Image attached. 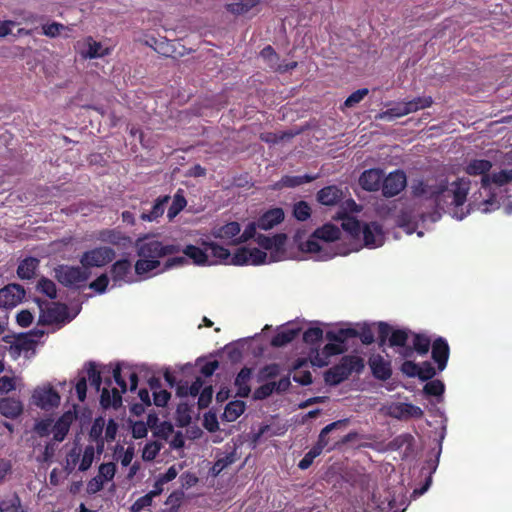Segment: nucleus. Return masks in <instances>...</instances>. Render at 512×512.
I'll use <instances>...</instances> for the list:
<instances>
[{
	"instance_id": "17",
	"label": "nucleus",
	"mask_w": 512,
	"mask_h": 512,
	"mask_svg": "<svg viewBox=\"0 0 512 512\" xmlns=\"http://www.w3.org/2000/svg\"><path fill=\"white\" fill-rule=\"evenodd\" d=\"M431 349L432 359L437 364L438 370L443 371L447 366L450 355L448 342L443 337H438L431 344Z\"/></svg>"
},
{
	"instance_id": "30",
	"label": "nucleus",
	"mask_w": 512,
	"mask_h": 512,
	"mask_svg": "<svg viewBox=\"0 0 512 512\" xmlns=\"http://www.w3.org/2000/svg\"><path fill=\"white\" fill-rule=\"evenodd\" d=\"M111 275L114 282L125 281L131 282V263L127 259L116 261L111 268Z\"/></svg>"
},
{
	"instance_id": "57",
	"label": "nucleus",
	"mask_w": 512,
	"mask_h": 512,
	"mask_svg": "<svg viewBox=\"0 0 512 512\" xmlns=\"http://www.w3.org/2000/svg\"><path fill=\"white\" fill-rule=\"evenodd\" d=\"M275 390V382H269L261 385L254 391V399L263 400L268 398Z\"/></svg>"
},
{
	"instance_id": "33",
	"label": "nucleus",
	"mask_w": 512,
	"mask_h": 512,
	"mask_svg": "<svg viewBox=\"0 0 512 512\" xmlns=\"http://www.w3.org/2000/svg\"><path fill=\"white\" fill-rule=\"evenodd\" d=\"M100 404L105 409L110 407L117 409L122 404L121 393L116 388H112L110 391L108 387H104L100 396Z\"/></svg>"
},
{
	"instance_id": "38",
	"label": "nucleus",
	"mask_w": 512,
	"mask_h": 512,
	"mask_svg": "<svg viewBox=\"0 0 512 512\" xmlns=\"http://www.w3.org/2000/svg\"><path fill=\"white\" fill-rule=\"evenodd\" d=\"M245 403L241 400H235L228 403L225 407L222 419L227 422L235 421L245 411Z\"/></svg>"
},
{
	"instance_id": "29",
	"label": "nucleus",
	"mask_w": 512,
	"mask_h": 512,
	"mask_svg": "<svg viewBox=\"0 0 512 512\" xmlns=\"http://www.w3.org/2000/svg\"><path fill=\"white\" fill-rule=\"evenodd\" d=\"M241 231L240 224L238 222H229L222 226L214 227L211 231L213 237L228 240L239 235Z\"/></svg>"
},
{
	"instance_id": "22",
	"label": "nucleus",
	"mask_w": 512,
	"mask_h": 512,
	"mask_svg": "<svg viewBox=\"0 0 512 512\" xmlns=\"http://www.w3.org/2000/svg\"><path fill=\"white\" fill-rule=\"evenodd\" d=\"M284 220V211L281 208H273L266 211L257 221L262 230L272 229Z\"/></svg>"
},
{
	"instance_id": "18",
	"label": "nucleus",
	"mask_w": 512,
	"mask_h": 512,
	"mask_svg": "<svg viewBox=\"0 0 512 512\" xmlns=\"http://www.w3.org/2000/svg\"><path fill=\"white\" fill-rule=\"evenodd\" d=\"M97 239L117 247L127 248L131 244V238L116 229H104L98 232Z\"/></svg>"
},
{
	"instance_id": "63",
	"label": "nucleus",
	"mask_w": 512,
	"mask_h": 512,
	"mask_svg": "<svg viewBox=\"0 0 512 512\" xmlns=\"http://www.w3.org/2000/svg\"><path fill=\"white\" fill-rule=\"evenodd\" d=\"M401 372L408 377H418L419 365L411 360H405L401 367Z\"/></svg>"
},
{
	"instance_id": "59",
	"label": "nucleus",
	"mask_w": 512,
	"mask_h": 512,
	"mask_svg": "<svg viewBox=\"0 0 512 512\" xmlns=\"http://www.w3.org/2000/svg\"><path fill=\"white\" fill-rule=\"evenodd\" d=\"M412 440H413V437L412 435L406 433V434H401L397 437H395L390 443H389V447L391 449H394V450H398L400 449L401 447H403L404 445H407L408 447L411 446V443H412Z\"/></svg>"
},
{
	"instance_id": "45",
	"label": "nucleus",
	"mask_w": 512,
	"mask_h": 512,
	"mask_svg": "<svg viewBox=\"0 0 512 512\" xmlns=\"http://www.w3.org/2000/svg\"><path fill=\"white\" fill-rule=\"evenodd\" d=\"M206 246L211 251V255L217 259H219L220 262H225L231 264V254L228 249L218 245L217 243L210 242L206 243Z\"/></svg>"
},
{
	"instance_id": "41",
	"label": "nucleus",
	"mask_w": 512,
	"mask_h": 512,
	"mask_svg": "<svg viewBox=\"0 0 512 512\" xmlns=\"http://www.w3.org/2000/svg\"><path fill=\"white\" fill-rule=\"evenodd\" d=\"M0 512H26L21 505L17 494H13L0 501Z\"/></svg>"
},
{
	"instance_id": "55",
	"label": "nucleus",
	"mask_w": 512,
	"mask_h": 512,
	"mask_svg": "<svg viewBox=\"0 0 512 512\" xmlns=\"http://www.w3.org/2000/svg\"><path fill=\"white\" fill-rule=\"evenodd\" d=\"M87 375L91 386L95 387V389L99 391L102 383L101 372L96 370V367L92 362L88 363Z\"/></svg>"
},
{
	"instance_id": "53",
	"label": "nucleus",
	"mask_w": 512,
	"mask_h": 512,
	"mask_svg": "<svg viewBox=\"0 0 512 512\" xmlns=\"http://www.w3.org/2000/svg\"><path fill=\"white\" fill-rule=\"evenodd\" d=\"M116 473V465L113 462L102 463L98 469V476L103 481H111Z\"/></svg>"
},
{
	"instance_id": "3",
	"label": "nucleus",
	"mask_w": 512,
	"mask_h": 512,
	"mask_svg": "<svg viewBox=\"0 0 512 512\" xmlns=\"http://www.w3.org/2000/svg\"><path fill=\"white\" fill-rule=\"evenodd\" d=\"M356 484L361 487V492L357 496L356 504H354V512H389L392 508V501L377 498L374 485L370 484L368 477L356 478L354 476V487Z\"/></svg>"
},
{
	"instance_id": "51",
	"label": "nucleus",
	"mask_w": 512,
	"mask_h": 512,
	"mask_svg": "<svg viewBox=\"0 0 512 512\" xmlns=\"http://www.w3.org/2000/svg\"><path fill=\"white\" fill-rule=\"evenodd\" d=\"M293 215L299 221L307 220L311 215V208L305 201H299L294 205Z\"/></svg>"
},
{
	"instance_id": "48",
	"label": "nucleus",
	"mask_w": 512,
	"mask_h": 512,
	"mask_svg": "<svg viewBox=\"0 0 512 512\" xmlns=\"http://www.w3.org/2000/svg\"><path fill=\"white\" fill-rule=\"evenodd\" d=\"M236 461L235 453L231 452L225 456L219 458L211 468V473L214 476L219 475L226 467L233 464Z\"/></svg>"
},
{
	"instance_id": "23",
	"label": "nucleus",
	"mask_w": 512,
	"mask_h": 512,
	"mask_svg": "<svg viewBox=\"0 0 512 512\" xmlns=\"http://www.w3.org/2000/svg\"><path fill=\"white\" fill-rule=\"evenodd\" d=\"M23 412V404L20 400L5 397L0 399V414L6 418L15 419Z\"/></svg>"
},
{
	"instance_id": "46",
	"label": "nucleus",
	"mask_w": 512,
	"mask_h": 512,
	"mask_svg": "<svg viewBox=\"0 0 512 512\" xmlns=\"http://www.w3.org/2000/svg\"><path fill=\"white\" fill-rule=\"evenodd\" d=\"M445 385L439 380H430L423 387V392L427 396L441 397L444 394Z\"/></svg>"
},
{
	"instance_id": "31",
	"label": "nucleus",
	"mask_w": 512,
	"mask_h": 512,
	"mask_svg": "<svg viewBox=\"0 0 512 512\" xmlns=\"http://www.w3.org/2000/svg\"><path fill=\"white\" fill-rule=\"evenodd\" d=\"M349 424L350 420L348 418L328 424L321 430L317 443L322 445L323 447L328 446V444L330 443V438L328 435L333 431L346 430Z\"/></svg>"
},
{
	"instance_id": "4",
	"label": "nucleus",
	"mask_w": 512,
	"mask_h": 512,
	"mask_svg": "<svg viewBox=\"0 0 512 512\" xmlns=\"http://www.w3.org/2000/svg\"><path fill=\"white\" fill-rule=\"evenodd\" d=\"M352 337V328L331 330L326 333V339L329 341L321 351H317L312 357L313 365L323 367L328 365L331 356L344 352V343Z\"/></svg>"
},
{
	"instance_id": "37",
	"label": "nucleus",
	"mask_w": 512,
	"mask_h": 512,
	"mask_svg": "<svg viewBox=\"0 0 512 512\" xmlns=\"http://www.w3.org/2000/svg\"><path fill=\"white\" fill-rule=\"evenodd\" d=\"M186 258L192 260L195 265H204L208 262V255L201 248L194 245H187L184 248L181 247V251Z\"/></svg>"
},
{
	"instance_id": "12",
	"label": "nucleus",
	"mask_w": 512,
	"mask_h": 512,
	"mask_svg": "<svg viewBox=\"0 0 512 512\" xmlns=\"http://www.w3.org/2000/svg\"><path fill=\"white\" fill-rule=\"evenodd\" d=\"M407 185L406 174L402 170H395L383 178L382 194L386 198L394 197L405 189Z\"/></svg>"
},
{
	"instance_id": "7",
	"label": "nucleus",
	"mask_w": 512,
	"mask_h": 512,
	"mask_svg": "<svg viewBox=\"0 0 512 512\" xmlns=\"http://www.w3.org/2000/svg\"><path fill=\"white\" fill-rule=\"evenodd\" d=\"M378 328V345L384 346L387 342L390 347L405 346L409 339L410 331L407 329H394L386 322L380 321L377 323Z\"/></svg>"
},
{
	"instance_id": "54",
	"label": "nucleus",
	"mask_w": 512,
	"mask_h": 512,
	"mask_svg": "<svg viewBox=\"0 0 512 512\" xmlns=\"http://www.w3.org/2000/svg\"><path fill=\"white\" fill-rule=\"evenodd\" d=\"M333 220L340 222L341 228L348 234L352 235V216L349 212H338Z\"/></svg>"
},
{
	"instance_id": "13",
	"label": "nucleus",
	"mask_w": 512,
	"mask_h": 512,
	"mask_svg": "<svg viewBox=\"0 0 512 512\" xmlns=\"http://www.w3.org/2000/svg\"><path fill=\"white\" fill-rule=\"evenodd\" d=\"M25 297V290L19 284H8L0 289V307L11 309L16 307Z\"/></svg>"
},
{
	"instance_id": "1",
	"label": "nucleus",
	"mask_w": 512,
	"mask_h": 512,
	"mask_svg": "<svg viewBox=\"0 0 512 512\" xmlns=\"http://www.w3.org/2000/svg\"><path fill=\"white\" fill-rule=\"evenodd\" d=\"M136 250L140 259L135 263V272L144 275L160 266V258L180 253L181 246L164 244L155 237L145 236L136 241Z\"/></svg>"
},
{
	"instance_id": "24",
	"label": "nucleus",
	"mask_w": 512,
	"mask_h": 512,
	"mask_svg": "<svg viewBox=\"0 0 512 512\" xmlns=\"http://www.w3.org/2000/svg\"><path fill=\"white\" fill-rule=\"evenodd\" d=\"M343 198V192L337 186H327L317 193V200L323 205L332 206Z\"/></svg>"
},
{
	"instance_id": "8",
	"label": "nucleus",
	"mask_w": 512,
	"mask_h": 512,
	"mask_svg": "<svg viewBox=\"0 0 512 512\" xmlns=\"http://www.w3.org/2000/svg\"><path fill=\"white\" fill-rule=\"evenodd\" d=\"M89 275L83 266L59 265L55 268V278L66 287L79 286L87 281Z\"/></svg>"
},
{
	"instance_id": "36",
	"label": "nucleus",
	"mask_w": 512,
	"mask_h": 512,
	"mask_svg": "<svg viewBox=\"0 0 512 512\" xmlns=\"http://www.w3.org/2000/svg\"><path fill=\"white\" fill-rule=\"evenodd\" d=\"M169 200H170V197L168 195L159 197L155 201V204L153 205L152 209L148 213L143 212L141 214V216H140L141 219L143 221L151 222V221L156 220L160 216H162L164 213V210H165V205L169 202Z\"/></svg>"
},
{
	"instance_id": "49",
	"label": "nucleus",
	"mask_w": 512,
	"mask_h": 512,
	"mask_svg": "<svg viewBox=\"0 0 512 512\" xmlns=\"http://www.w3.org/2000/svg\"><path fill=\"white\" fill-rule=\"evenodd\" d=\"M81 455V449L75 446L70 450V452L67 454L64 470L67 472V474L72 473V471L75 469Z\"/></svg>"
},
{
	"instance_id": "42",
	"label": "nucleus",
	"mask_w": 512,
	"mask_h": 512,
	"mask_svg": "<svg viewBox=\"0 0 512 512\" xmlns=\"http://www.w3.org/2000/svg\"><path fill=\"white\" fill-rule=\"evenodd\" d=\"M412 346L419 355H425L431 347V339L426 334L413 333Z\"/></svg>"
},
{
	"instance_id": "20",
	"label": "nucleus",
	"mask_w": 512,
	"mask_h": 512,
	"mask_svg": "<svg viewBox=\"0 0 512 512\" xmlns=\"http://www.w3.org/2000/svg\"><path fill=\"white\" fill-rule=\"evenodd\" d=\"M383 178L384 175L381 170L370 169L361 174L359 184L364 190L377 191L382 186Z\"/></svg>"
},
{
	"instance_id": "28",
	"label": "nucleus",
	"mask_w": 512,
	"mask_h": 512,
	"mask_svg": "<svg viewBox=\"0 0 512 512\" xmlns=\"http://www.w3.org/2000/svg\"><path fill=\"white\" fill-rule=\"evenodd\" d=\"M492 168V162L486 159H472L465 167V172L470 176H488Z\"/></svg>"
},
{
	"instance_id": "35",
	"label": "nucleus",
	"mask_w": 512,
	"mask_h": 512,
	"mask_svg": "<svg viewBox=\"0 0 512 512\" xmlns=\"http://www.w3.org/2000/svg\"><path fill=\"white\" fill-rule=\"evenodd\" d=\"M354 338H359L365 345H370L375 341L372 325L363 323H354Z\"/></svg>"
},
{
	"instance_id": "61",
	"label": "nucleus",
	"mask_w": 512,
	"mask_h": 512,
	"mask_svg": "<svg viewBox=\"0 0 512 512\" xmlns=\"http://www.w3.org/2000/svg\"><path fill=\"white\" fill-rule=\"evenodd\" d=\"M52 423L53 421L51 419H43L38 421L34 426V431L40 437L47 436L52 431Z\"/></svg>"
},
{
	"instance_id": "40",
	"label": "nucleus",
	"mask_w": 512,
	"mask_h": 512,
	"mask_svg": "<svg viewBox=\"0 0 512 512\" xmlns=\"http://www.w3.org/2000/svg\"><path fill=\"white\" fill-rule=\"evenodd\" d=\"M187 201L184 197V192L182 189H179L174 197L171 206L168 209L167 217L172 220L175 218L186 206Z\"/></svg>"
},
{
	"instance_id": "26",
	"label": "nucleus",
	"mask_w": 512,
	"mask_h": 512,
	"mask_svg": "<svg viewBox=\"0 0 512 512\" xmlns=\"http://www.w3.org/2000/svg\"><path fill=\"white\" fill-rule=\"evenodd\" d=\"M286 240V235L282 233L276 234L272 237L258 234L256 237V242L259 246L266 250L275 249L276 251H280L284 247Z\"/></svg>"
},
{
	"instance_id": "64",
	"label": "nucleus",
	"mask_w": 512,
	"mask_h": 512,
	"mask_svg": "<svg viewBox=\"0 0 512 512\" xmlns=\"http://www.w3.org/2000/svg\"><path fill=\"white\" fill-rule=\"evenodd\" d=\"M109 283L108 276L106 274L100 275L97 279L92 281L89 285L91 289H93L97 293H104L106 291L107 285Z\"/></svg>"
},
{
	"instance_id": "32",
	"label": "nucleus",
	"mask_w": 512,
	"mask_h": 512,
	"mask_svg": "<svg viewBox=\"0 0 512 512\" xmlns=\"http://www.w3.org/2000/svg\"><path fill=\"white\" fill-rule=\"evenodd\" d=\"M86 49L82 50L81 54L84 58H100L106 56L110 53L108 48H103L100 42H97L92 39V37H88L84 43Z\"/></svg>"
},
{
	"instance_id": "52",
	"label": "nucleus",
	"mask_w": 512,
	"mask_h": 512,
	"mask_svg": "<svg viewBox=\"0 0 512 512\" xmlns=\"http://www.w3.org/2000/svg\"><path fill=\"white\" fill-rule=\"evenodd\" d=\"M95 455V448L93 445H88L85 447L80 464H79V470L80 471H86L88 470L94 460Z\"/></svg>"
},
{
	"instance_id": "15",
	"label": "nucleus",
	"mask_w": 512,
	"mask_h": 512,
	"mask_svg": "<svg viewBox=\"0 0 512 512\" xmlns=\"http://www.w3.org/2000/svg\"><path fill=\"white\" fill-rule=\"evenodd\" d=\"M32 399L36 406L44 410L52 409L60 402L59 394L51 387L35 389Z\"/></svg>"
},
{
	"instance_id": "44",
	"label": "nucleus",
	"mask_w": 512,
	"mask_h": 512,
	"mask_svg": "<svg viewBox=\"0 0 512 512\" xmlns=\"http://www.w3.org/2000/svg\"><path fill=\"white\" fill-rule=\"evenodd\" d=\"M298 332L299 331L297 329H286V330H284V331H282L280 333H277L272 338L271 344L274 347H283L286 344H288L291 341H293L294 338L296 337V335L298 334Z\"/></svg>"
},
{
	"instance_id": "50",
	"label": "nucleus",
	"mask_w": 512,
	"mask_h": 512,
	"mask_svg": "<svg viewBox=\"0 0 512 512\" xmlns=\"http://www.w3.org/2000/svg\"><path fill=\"white\" fill-rule=\"evenodd\" d=\"M257 228H259L258 225H257V222L249 223L246 226V228L244 229L243 233L233 240V243L234 244H241V243L247 242L248 240H250L252 238L256 239V237H257V234H256Z\"/></svg>"
},
{
	"instance_id": "39",
	"label": "nucleus",
	"mask_w": 512,
	"mask_h": 512,
	"mask_svg": "<svg viewBox=\"0 0 512 512\" xmlns=\"http://www.w3.org/2000/svg\"><path fill=\"white\" fill-rule=\"evenodd\" d=\"M37 266L38 260L36 258H26L19 264L17 268V275L21 279H31L34 276Z\"/></svg>"
},
{
	"instance_id": "5",
	"label": "nucleus",
	"mask_w": 512,
	"mask_h": 512,
	"mask_svg": "<svg viewBox=\"0 0 512 512\" xmlns=\"http://www.w3.org/2000/svg\"><path fill=\"white\" fill-rule=\"evenodd\" d=\"M341 230L338 225L326 223L317 228L305 242L300 244V248L309 253H319L322 250L320 241L329 243L340 238Z\"/></svg>"
},
{
	"instance_id": "6",
	"label": "nucleus",
	"mask_w": 512,
	"mask_h": 512,
	"mask_svg": "<svg viewBox=\"0 0 512 512\" xmlns=\"http://www.w3.org/2000/svg\"><path fill=\"white\" fill-rule=\"evenodd\" d=\"M363 235L364 245L367 247H377L383 243V231L380 224L370 222L362 225V223L354 216V252L358 251L362 246L356 245V240Z\"/></svg>"
},
{
	"instance_id": "11",
	"label": "nucleus",
	"mask_w": 512,
	"mask_h": 512,
	"mask_svg": "<svg viewBox=\"0 0 512 512\" xmlns=\"http://www.w3.org/2000/svg\"><path fill=\"white\" fill-rule=\"evenodd\" d=\"M267 259V253L258 248H239L231 258V264L241 265H260Z\"/></svg>"
},
{
	"instance_id": "34",
	"label": "nucleus",
	"mask_w": 512,
	"mask_h": 512,
	"mask_svg": "<svg viewBox=\"0 0 512 512\" xmlns=\"http://www.w3.org/2000/svg\"><path fill=\"white\" fill-rule=\"evenodd\" d=\"M45 334V331L39 328H35L30 331L28 334L19 338L16 342L15 347L21 350H29L32 349L33 346L38 342V340Z\"/></svg>"
},
{
	"instance_id": "19",
	"label": "nucleus",
	"mask_w": 512,
	"mask_h": 512,
	"mask_svg": "<svg viewBox=\"0 0 512 512\" xmlns=\"http://www.w3.org/2000/svg\"><path fill=\"white\" fill-rule=\"evenodd\" d=\"M390 414L397 419H419L424 415L423 410L412 403H397L390 408Z\"/></svg>"
},
{
	"instance_id": "10",
	"label": "nucleus",
	"mask_w": 512,
	"mask_h": 512,
	"mask_svg": "<svg viewBox=\"0 0 512 512\" xmlns=\"http://www.w3.org/2000/svg\"><path fill=\"white\" fill-rule=\"evenodd\" d=\"M115 258V251L110 247H97L86 251L80 258V263L86 269L102 267Z\"/></svg>"
},
{
	"instance_id": "16",
	"label": "nucleus",
	"mask_w": 512,
	"mask_h": 512,
	"mask_svg": "<svg viewBox=\"0 0 512 512\" xmlns=\"http://www.w3.org/2000/svg\"><path fill=\"white\" fill-rule=\"evenodd\" d=\"M344 362L341 365H337L333 368H330L325 373V381L330 385H337L344 379L348 378V376L352 372V356H345Z\"/></svg>"
},
{
	"instance_id": "21",
	"label": "nucleus",
	"mask_w": 512,
	"mask_h": 512,
	"mask_svg": "<svg viewBox=\"0 0 512 512\" xmlns=\"http://www.w3.org/2000/svg\"><path fill=\"white\" fill-rule=\"evenodd\" d=\"M511 182L512 169H504L481 178V187L483 189H488L492 184H495L498 187H502L510 184Z\"/></svg>"
},
{
	"instance_id": "47",
	"label": "nucleus",
	"mask_w": 512,
	"mask_h": 512,
	"mask_svg": "<svg viewBox=\"0 0 512 512\" xmlns=\"http://www.w3.org/2000/svg\"><path fill=\"white\" fill-rule=\"evenodd\" d=\"M37 290L50 299H54L57 296V289L55 283L45 277H42L37 283Z\"/></svg>"
},
{
	"instance_id": "56",
	"label": "nucleus",
	"mask_w": 512,
	"mask_h": 512,
	"mask_svg": "<svg viewBox=\"0 0 512 512\" xmlns=\"http://www.w3.org/2000/svg\"><path fill=\"white\" fill-rule=\"evenodd\" d=\"M418 372V378L421 381L431 380L436 375V370L429 361L422 362V364L419 365Z\"/></svg>"
},
{
	"instance_id": "60",
	"label": "nucleus",
	"mask_w": 512,
	"mask_h": 512,
	"mask_svg": "<svg viewBox=\"0 0 512 512\" xmlns=\"http://www.w3.org/2000/svg\"><path fill=\"white\" fill-rule=\"evenodd\" d=\"M161 449V445L157 442L148 443L143 450V459L146 461L154 460Z\"/></svg>"
},
{
	"instance_id": "25",
	"label": "nucleus",
	"mask_w": 512,
	"mask_h": 512,
	"mask_svg": "<svg viewBox=\"0 0 512 512\" xmlns=\"http://www.w3.org/2000/svg\"><path fill=\"white\" fill-rule=\"evenodd\" d=\"M251 377L252 369L248 367H243L237 374L234 384L237 387V395L239 397L245 398L249 396L251 392V388L249 386Z\"/></svg>"
},
{
	"instance_id": "27",
	"label": "nucleus",
	"mask_w": 512,
	"mask_h": 512,
	"mask_svg": "<svg viewBox=\"0 0 512 512\" xmlns=\"http://www.w3.org/2000/svg\"><path fill=\"white\" fill-rule=\"evenodd\" d=\"M73 421V415L68 412L62 415L55 423L52 425L53 438L57 442H61L66 437L71 423Z\"/></svg>"
},
{
	"instance_id": "58",
	"label": "nucleus",
	"mask_w": 512,
	"mask_h": 512,
	"mask_svg": "<svg viewBox=\"0 0 512 512\" xmlns=\"http://www.w3.org/2000/svg\"><path fill=\"white\" fill-rule=\"evenodd\" d=\"M323 337L322 329L315 327L306 330L303 334V340L305 343L314 344L320 341Z\"/></svg>"
},
{
	"instance_id": "14",
	"label": "nucleus",
	"mask_w": 512,
	"mask_h": 512,
	"mask_svg": "<svg viewBox=\"0 0 512 512\" xmlns=\"http://www.w3.org/2000/svg\"><path fill=\"white\" fill-rule=\"evenodd\" d=\"M368 366L372 376L380 381H386L392 376L391 361L384 359L380 354H371L368 358Z\"/></svg>"
},
{
	"instance_id": "9",
	"label": "nucleus",
	"mask_w": 512,
	"mask_h": 512,
	"mask_svg": "<svg viewBox=\"0 0 512 512\" xmlns=\"http://www.w3.org/2000/svg\"><path fill=\"white\" fill-rule=\"evenodd\" d=\"M39 323L41 324H54V323H65L69 321L68 308L65 304L58 302L52 303H40Z\"/></svg>"
},
{
	"instance_id": "62",
	"label": "nucleus",
	"mask_w": 512,
	"mask_h": 512,
	"mask_svg": "<svg viewBox=\"0 0 512 512\" xmlns=\"http://www.w3.org/2000/svg\"><path fill=\"white\" fill-rule=\"evenodd\" d=\"M153 497L147 493L138 498L131 506L132 512H141L144 508L151 506Z\"/></svg>"
},
{
	"instance_id": "2",
	"label": "nucleus",
	"mask_w": 512,
	"mask_h": 512,
	"mask_svg": "<svg viewBox=\"0 0 512 512\" xmlns=\"http://www.w3.org/2000/svg\"><path fill=\"white\" fill-rule=\"evenodd\" d=\"M469 189V179L459 178L450 185L443 181L435 185L434 190L430 192V199L434 201L438 210L446 211L450 206H462L466 202Z\"/></svg>"
},
{
	"instance_id": "43",
	"label": "nucleus",
	"mask_w": 512,
	"mask_h": 512,
	"mask_svg": "<svg viewBox=\"0 0 512 512\" xmlns=\"http://www.w3.org/2000/svg\"><path fill=\"white\" fill-rule=\"evenodd\" d=\"M259 0H241L239 2L230 3L226 5V9L232 14L241 15L247 13L250 9L255 7Z\"/></svg>"
}]
</instances>
